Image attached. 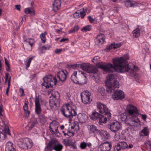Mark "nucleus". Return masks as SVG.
Listing matches in <instances>:
<instances>
[{
	"label": "nucleus",
	"instance_id": "obj_11",
	"mask_svg": "<svg viewBox=\"0 0 151 151\" xmlns=\"http://www.w3.org/2000/svg\"><path fill=\"white\" fill-rule=\"evenodd\" d=\"M121 126V123L120 122L113 121L110 122L109 127L112 131L116 132L120 129Z\"/></svg>",
	"mask_w": 151,
	"mask_h": 151
},
{
	"label": "nucleus",
	"instance_id": "obj_51",
	"mask_svg": "<svg viewBox=\"0 0 151 151\" xmlns=\"http://www.w3.org/2000/svg\"><path fill=\"white\" fill-rule=\"evenodd\" d=\"M145 144L147 146H149L151 148V142L149 140H147L145 142Z\"/></svg>",
	"mask_w": 151,
	"mask_h": 151
},
{
	"label": "nucleus",
	"instance_id": "obj_30",
	"mask_svg": "<svg viewBox=\"0 0 151 151\" xmlns=\"http://www.w3.org/2000/svg\"><path fill=\"white\" fill-rule=\"evenodd\" d=\"M9 74L8 73H6L5 74V82H7L8 80V87L6 88V95L7 96L9 95V92L10 88V82L11 79V77H10L9 78Z\"/></svg>",
	"mask_w": 151,
	"mask_h": 151
},
{
	"label": "nucleus",
	"instance_id": "obj_20",
	"mask_svg": "<svg viewBox=\"0 0 151 151\" xmlns=\"http://www.w3.org/2000/svg\"><path fill=\"white\" fill-rule=\"evenodd\" d=\"M124 97V92L120 90L116 91L113 95V98L115 100L122 99Z\"/></svg>",
	"mask_w": 151,
	"mask_h": 151
},
{
	"label": "nucleus",
	"instance_id": "obj_62",
	"mask_svg": "<svg viewBox=\"0 0 151 151\" xmlns=\"http://www.w3.org/2000/svg\"><path fill=\"white\" fill-rule=\"evenodd\" d=\"M23 108L24 111L27 110L28 109V105H24L23 106Z\"/></svg>",
	"mask_w": 151,
	"mask_h": 151
},
{
	"label": "nucleus",
	"instance_id": "obj_57",
	"mask_svg": "<svg viewBox=\"0 0 151 151\" xmlns=\"http://www.w3.org/2000/svg\"><path fill=\"white\" fill-rule=\"evenodd\" d=\"M139 77V75L136 73H133V77H134L135 79H136V78H138Z\"/></svg>",
	"mask_w": 151,
	"mask_h": 151
},
{
	"label": "nucleus",
	"instance_id": "obj_8",
	"mask_svg": "<svg viewBox=\"0 0 151 151\" xmlns=\"http://www.w3.org/2000/svg\"><path fill=\"white\" fill-rule=\"evenodd\" d=\"M33 144V143L31 139L27 138L20 139L18 143L19 147L25 150L31 148Z\"/></svg>",
	"mask_w": 151,
	"mask_h": 151
},
{
	"label": "nucleus",
	"instance_id": "obj_40",
	"mask_svg": "<svg viewBox=\"0 0 151 151\" xmlns=\"http://www.w3.org/2000/svg\"><path fill=\"white\" fill-rule=\"evenodd\" d=\"M133 35L135 38L139 37L140 35V30L139 28H137L135 30H134V32H133Z\"/></svg>",
	"mask_w": 151,
	"mask_h": 151
},
{
	"label": "nucleus",
	"instance_id": "obj_22",
	"mask_svg": "<svg viewBox=\"0 0 151 151\" xmlns=\"http://www.w3.org/2000/svg\"><path fill=\"white\" fill-rule=\"evenodd\" d=\"M35 113L38 115H39L41 112L42 109H41V106L40 103L39 98L37 97L35 98Z\"/></svg>",
	"mask_w": 151,
	"mask_h": 151
},
{
	"label": "nucleus",
	"instance_id": "obj_6",
	"mask_svg": "<svg viewBox=\"0 0 151 151\" xmlns=\"http://www.w3.org/2000/svg\"><path fill=\"white\" fill-rule=\"evenodd\" d=\"M70 66L74 69H78L80 67L82 70L86 71L88 73H96L98 72L97 69L95 66L88 63L75 64L71 65Z\"/></svg>",
	"mask_w": 151,
	"mask_h": 151
},
{
	"label": "nucleus",
	"instance_id": "obj_56",
	"mask_svg": "<svg viewBox=\"0 0 151 151\" xmlns=\"http://www.w3.org/2000/svg\"><path fill=\"white\" fill-rule=\"evenodd\" d=\"M142 119L144 120L147 118V115L146 114H141Z\"/></svg>",
	"mask_w": 151,
	"mask_h": 151
},
{
	"label": "nucleus",
	"instance_id": "obj_3",
	"mask_svg": "<svg viewBox=\"0 0 151 151\" xmlns=\"http://www.w3.org/2000/svg\"><path fill=\"white\" fill-rule=\"evenodd\" d=\"M60 111L62 114L66 118L71 119L77 115L75 107L71 102L62 106Z\"/></svg>",
	"mask_w": 151,
	"mask_h": 151
},
{
	"label": "nucleus",
	"instance_id": "obj_48",
	"mask_svg": "<svg viewBox=\"0 0 151 151\" xmlns=\"http://www.w3.org/2000/svg\"><path fill=\"white\" fill-rule=\"evenodd\" d=\"M37 121L36 119H35L32 122L30 128H33L35 125L37 124Z\"/></svg>",
	"mask_w": 151,
	"mask_h": 151
},
{
	"label": "nucleus",
	"instance_id": "obj_19",
	"mask_svg": "<svg viewBox=\"0 0 151 151\" xmlns=\"http://www.w3.org/2000/svg\"><path fill=\"white\" fill-rule=\"evenodd\" d=\"M88 128L89 134L92 136H95L99 132V130L97 128L96 126L93 124L88 125Z\"/></svg>",
	"mask_w": 151,
	"mask_h": 151
},
{
	"label": "nucleus",
	"instance_id": "obj_37",
	"mask_svg": "<svg viewBox=\"0 0 151 151\" xmlns=\"http://www.w3.org/2000/svg\"><path fill=\"white\" fill-rule=\"evenodd\" d=\"M63 143L66 146H73L74 148L76 147V146L74 145L73 144L72 142L70 140L68 139L64 140L63 141Z\"/></svg>",
	"mask_w": 151,
	"mask_h": 151
},
{
	"label": "nucleus",
	"instance_id": "obj_27",
	"mask_svg": "<svg viewBox=\"0 0 151 151\" xmlns=\"http://www.w3.org/2000/svg\"><path fill=\"white\" fill-rule=\"evenodd\" d=\"M61 1L60 0H55L52 3L53 10L55 12L57 11L60 8Z\"/></svg>",
	"mask_w": 151,
	"mask_h": 151
},
{
	"label": "nucleus",
	"instance_id": "obj_45",
	"mask_svg": "<svg viewBox=\"0 0 151 151\" xmlns=\"http://www.w3.org/2000/svg\"><path fill=\"white\" fill-rule=\"evenodd\" d=\"M124 3L125 6L127 7H131L132 6V4L130 0H128L125 1Z\"/></svg>",
	"mask_w": 151,
	"mask_h": 151
},
{
	"label": "nucleus",
	"instance_id": "obj_38",
	"mask_svg": "<svg viewBox=\"0 0 151 151\" xmlns=\"http://www.w3.org/2000/svg\"><path fill=\"white\" fill-rule=\"evenodd\" d=\"M50 45H46L43 46L41 48V51L42 53H45L46 50H49L50 48Z\"/></svg>",
	"mask_w": 151,
	"mask_h": 151
},
{
	"label": "nucleus",
	"instance_id": "obj_5",
	"mask_svg": "<svg viewBox=\"0 0 151 151\" xmlns=\"http://www.w3.org/2000/svg\"><path fill=\"white\" fill-rule=\"evenodd\" d=\"M115 76L112 74L107 76V81H106L105 83L107 87V91L108 92H111L116 88H119V83L115 80Z\"/></svg>",
	"mask_w": 151,
	"mask_h": 151
},
{
	"label": "nucleus",
	"instance_id": "obj_47",
	"mask_svg": "<svg viewBox=\"0 0 151 151\" xmlns=\"http://www.w3.org/2000/svg\"><path fill=\"white\" fill-rule=\"evenodd\" d=\"M87 145L86 143L83 142H81V144L80 147L82 149H84L86 148Z\"/></svg>",
	"mask_w": 151,
	"mask_h": 151
},
{
	"label": "nucleus",
	"instance_id": "obj_52",
	"mask_svg": "<svg viewBox=\"0 0 151 151\" xmlns=\"http://www.w3.org/2000/svg\"><path fill=\"white\" fill-rule=\"evenodd\" d=\"M24 111V114L25 116H26L27 117H28L29 114H30V111L27 110H25Z\"/></svg>",
	"mask_w": 151,
	"mask_h": 151
},
{
	"label": "nucleus",
	"instance_id": "obj_10",
	"mask_svg": "<svg viewBox=\"0 0 151 151\" xmlns=\"http://www.w3.org/2000/svg\"><path fill=\"white\" fill-rule=\"evenodd\" d=\"M91 93L88 91L82 92L81 94L82 102L84 104H89L92 101L91 99Z\"/></svg>",
	"mask_w": 151,
	"mask_h": 151
},
{
	"label": "nucleus",
	"instance_id": "obj_43",
	"mask_svg": "<svg viewBox=\"0 0 151 151\" xmlns=\"http://www.w3.org/2000/svg\"><path fill=\"white\" fill-rule=\"evenodd\" d=\"M35 57V56H33L32 57L29 58V59L28 58H27L25 63L27 68H28L29 67L32 60Z\"/></svg>",
	"mask_w": 151,
	"mask_h": 151
},
{
	"label": "nucleus",
	"instance_id": "obj_26",
	"mask_svg": "<svg viewBox=\"0 0 151 151\" xmlns=\"http://www.w3.org/2000/svg\"><path fill=\"white\" fill-rule=\"evenodd\" d=\"M99 132V134L101 137V139L103 140H106L110 137L109 134L106 131L102 130Z\"/></svg>",
	"mask_w": 151,
	"mask_h": 151
},
{
	"label": "nucleus",
	"instance_id": "obj_44",
	"mask_svg": "<svg viewBox=\"0 0 151 151\" xmlns=\"http://www.w3.org/2000/svg\"><path fill=\"white\" fill-rule=\"evenodd\" d=\"M92 61L96 64H99L100 63V58L98 56H95L93 58Z\"/></svg>",
	"mask_w": 151,
	"mask_h": 151
},
{
	"label": "nucleus",
	"instance_id": "obj_15",
	"mask_svg": "<svg viewBox=\"0 0 151 151\" xmlns=\"http://www.w3.org/2000/svg\"><path fill=\"white\" fill-rule=\"evenodd\" d=\"M111 147V143L105 142L101 144L99 147L98 151H110Z\"/></svg>",
	"mask_w": 151,
	"mask_h": 151
},
{
	"label": "nucleus",
	"instance_id": "obj_13",
	"mask_svg": "<svg viewBox=\"0 0 151 151\" xmlns=\"http://www.w3.org/2000/svg\"><path fill=\"white\" fill-rule=\"evenodd\" d=\"M111 116V114L110 113L100 114L98 121L100 124H102V123H106L107 121H109Z\"/></svg>",
	"mask_w": 151,
	"mask_h": 151
},
{
	"label": "nucleus",
	"instance_id": "obj_12",
	"mask_svg": "<svg viewBox=\"0 0 151 151\" xmlns=\"http://www.w3.org/2000/svg\"><path fill=\"white\" fill-rule=\"evenodd\" d=\"M97 109L101 114L110 113V111L106 105L99 102H97Z\"/></svg>",
	"mask_w": 151,
	"mask_h": 151
},
{
	"label": "nucleus",
	"instance_id": "obj_39",
	"mask_svg": "<svg viewBox=\"0 0 151 151\" xmlns=\"http://www.w3.org/2000/svg\"><path fill=\"white\" fill-rule=\"evenodd\" d=\"M92 29V26L91 25H88L83 27L81 29L82 32H87L90 31Z\"/></svg>",
	"mask_w": 151,
	"mask_h": 151
},
{
	"label": "nucleus",
	"instance_id": "obj_14",
	"mask_svg": "<svg viewBox=\"0 0 151 151\" xmlns=\"http://www.w3.org/2000/svg\"><path fill=\"white\" fill-rule=\"evenodd\" d=\"M78 81L77 83L83 85L87 83L86 74L82 71H78Z\"/></svg>",
	"mask_w": 151,
	"mask_h": 151
},
{
	"label": "nucleus",
	"instance_id": "obj_34",
	"mask_svg": "<svg viewBox=\"0 0 151 151\" xmlns=\"http://www.w3.org/2000/svg\"><path fill=\"white\" fill-rule=\"evenodd\" d=\"M139 115V113L137 107L133 105V117H137Z\"/></svg>",
	"mask_w": 151,
	"mask_h": 151
},
{
	"label": "nucleus",
	"instance_id": "obj_31",
	"mask_svg": "<svg viewBox=\"0 0 151 151\" xmlns=\"http://www.w3.org/2000/svg\"><path fill=\"white\" fill-rule=\"evenodd\" d=\"M149 134V129L147 127H145L139 132L141 136H148Z\"/></svg>",
	"mask_w": 151,
	"mask_h": 151
},
{
	"label": "nucleus",
	"instance_id": "obj_58",
	"mask_svg": "<svg viewBox=\"0 0 151 151\" xmlns=\"http://www.w3.org/2000/svg\"><path fill=\"white\" fill-rule=\"evenodd\" d=\"M68 40V38H63L60 41V42H64Z\"/></svg>",
	"mask_w": 151,
	"mask_h": 151
},
{
	"label": "nucleus",
	"instance_id": "obj_16",
	"mask_svg": "<svg viewBox=\"0 0 151 151\" xmlns=\"http://www.w3.org/2000/svg\"><path fill=\"white\" fill-rule=\"evenodd\" d=\"M86 8H83L80 10H78L75 12L73 14V17L75 18L81 17V19H83L86 15Z\"/></svg>",
	"mask_w": 151,
	"mask_h": 151
},
{
	"label": "nucleus",
	"instance_id": "obj_17",
	"mask_svg": "<svg viewBox=\"0 0 151 151\" xmlns=\"http://www.w3.org/2000/svg\"><path fill=\"white\" fill-rule=\"evenodd\" d=\"M4 130L2 132H0V142H2L4 140L6 137V134L9 135L11 134L9 129L7 125H5Z\"/></svg>",
	"mask_w": 151,
	"mask_h": 151
},
{
	"label": "nucleus",
	"instance_id": "obj_2",
	"mask_svg": "<svg viewBox=\"0 0 151 151\" xmlns=\"http://www.w3.org/2000/svg\"><path fill=\"white\" fill-rule=\"evenodd\" d=\"M126 111L128 113V115L126 113L121 115L119 117V120L123 122L124 123L128 125V127L125 130L122 131V133L128 134L132 133V104L128 105L126 108Z\"/></svg>",
	"mask_w": 151,
	"mask_h": 151
},
{
	"label": "nucleus",
	"instance_id": "obj_25",
	"mask_svg": "<svg viewBox=\"0 0 151 151\" xmlns=\"http://www.w3.org/2000/svg\"><path fill=\"white\" fill-rule=\"evenodd\" d=\"M141 122L138 118L134 119L133 117V127H134L135 130L139 129L140 126Z\"/></svg>",
	"mask_w": 151,
	"mask_h": 151
},
{
	"label": "nucleus",
	"instance_id": "obj_49",
	"mask_svg": "<svg viewBox=\"0 0 151 151\" xmlns=\"http://www.w3.org/2000/svg\"><path fill=\"white\" fill-rule=\"evenodd\" d=\"M66 98L68 100L70 101L71 100V95L69 93H67L65 95Z\"/></svg>",
	"mask_w": 151,
	"mask_h": 151
},
{
	"label": "nucleus",
	"instance_id": "obj_42",
	"mask_svg": "<svg viewBox=\"0 0 151 151\" xmlns=\"http://www.w3.org/2000/svg\"><path fill=\"white\" fill-rule=\"evenodd\" d=\"M47 32H45L43 33H42L40 35V37L42 42L43 43H45L46 42V35L47 34Z\"/></svg>",
	"mask_w": 151,
	"mask_h": 151
},
{
	"label": "nucleus",
	"instance_id": "obj_9",
	"mask_svg": "<svg viewBox=\"0 0 151 151\" xmlns=\"http://www.w3.org/2000/svg\"><path fill=\"white\" fill-rule=\"evenodd\" d=\"M52 95L53 97L52 100L50 101V105L51 107L56 106L57 104L60 102V95L59 93L56 91L52 92Z\"/></svg>",
	"mask_w": 151,
	"mask_h": 151
},
{
	"label": "nucleus",
	"instance_id": "obj_53",
	"mask_svg": "<svg viewBox=\"0 0 151 151\" xmlns=\"http://www.w3.org/2000/svg\"><path fill=\"white\" fill-rule=\"evenodd\" d=\"M62 50L61 49H56L55 50V52L56 54H59L62 51Z\"/></svg>",
	"mask_w": 151,
	"mask_h": 151
},
{
	"label": "nucleus",
	"instance_id": "obj_21",
	"mask_svg": "<svg viewBox=\"0 0 151 151\" xmlns=\"http://www.w3.org/2000/svg\"><path fill=\"white\" fill-rule=\"evenodd\" d=\"M68 72L66 70H63L57 73V77L59 81L63 82L66 79Z\"/></svg>",
	"mask_w": 151,
	"mask_h": 151
},
{
	"label": "nucleus",
	"instance_id": "obj_35",
	"mask_svg": "<svg viewBox=\"0 0 151 151\" xmlns=\"http://www.w3.org/2000/svg\"><path fill=\"white\" fill-rule=\"evenodd\" d=\"M63 132L64 133V135L68 136L69 137H72L75 134L74 132L72 129H69L67 132L65 131H63Z\"/></svg>",
	"mask_w": 151,
	"mask_h": 151
},
{
	"label": "nucleus",
	"instance_id": "obj_1",
	"mask_svg": "<svg viewBox=\"0 0 151 151\" xmlns=\"http://www.w3.org/2000/svg\"><path fill=\"white\" fill-rule=\"evenodd\" d=\"M129 58L128 54H126L122 57L113 59L114 65L110 63H100L99 64V67L108 73L113 72V70L119 73L128 72L130 69L127 60Z\"/></svg>",
	"mask_w": 151,
	"mask_h": 151
},
{
	"label": "nucleus",
	"instance_id": "obj_64",
	"mask_svg": "<svg viewBox=\"0 0 151 151\" xmlns=\"http://www.w3.org/2000/svg\"><path fill=\"white\" fill-rule=\"evenodd\" d=\"M15 7L16 8L19 10V11H20V5H15Z\"/></svg>",
	"mask_w": 151,
	"mask_h": 151
},
{
	"label": "nucleus",
	"instance_id": "obj_61",
	"mask_svg": "<svg viewBox=\"0 0 151 151\" xmlns=\"http://www.w3.org/2000/svg\"><path fill=\"white\" fill-rule=\"evenodd\" d=\"M74 29L75 31H77L79 29V27L78 25H76L74 27Z\"/></svg>",
	"mask_w": 151,
	"mask_h": 151
},
{
	"label": "nucleus",
	"instance_id": "obj_33",
	"mask_svg": "<svg viewBox=\"0 0 151 151\" xmlns=\"http://www.w3.org/2000/svg\"><path fill=\"white\" fill-rule=\"evenodd\" d=\"M77 74V72L74 71L71 76L70 79L73 82L77 83L78 81V77L77 78L76 76Z\"/></svg>",
	"mask_w": 151,
	"mask_h": 151
},
{
	"label": "nucleus",
	"instance_id": "obj_50",
	"mask_svg": "<svg viewBox=\"0 0 151 151\" xmlns=\"http://www.w3.org/2000/svg\"><path fill=\"white\" fill-rule=\"evenodd\" d=\"M3 106L2 104H0V116H3V114L2 113L3 111Z\"/></svg>",
	"mask_w": 151,
	"mask_h": 151
},
{
	"label": "nucleus",
	"instance_id": "obj_41",
	"mask_svg": "<svg viewBox=\"0 0 151 151\" xmlns=\"http://www.w3.org/2000/svg\"><path fill=\"white\" fill-rule=\"evenodd\" d=\"M98 91L101 96H104L105 93V91L104 88L102 86L99 87Z\"/></svg>",
	"mask_w": 151,
	"mask_h": 151
},
{
	"label": "nucleus",
	"instance_id": "obj_32",
	"mask_svg": "<svg viewBox=\"0 0 151 151\" xmlns=\"http://www.w3.org/2000/svg\"><path fill=\"white\" fill-rule=\"evenodd\" d=\"M100 114L96 111L93 112L92 114L90 115V116L92 120H96L98 119Z\"/></svg>",
	"mask_w": 151,
	"mask_h": 151
},
{
	"label": "nucleus",
	"instance_id": "obj_36",
	"mask_svg": "<svg viewBox=\"0 0 151 151\" xmlns=\"http://www.w3.org/2000/svg\"><path fill=\"white\" fill-rule=\"evenodd\" d=\"M33 40L32 39H29L28 41V44L27 46V48L28 50L30 51L32 50V46L33 45Z\"/></svg>",
	"mask_w": 151,
	"mask_h": 151
},
{
	"label": "nucleus",
	"instance_id": "obj_60",
	"mask_svg": "<svg viewBox=\"0 0 151 151\" xmlns=\"http://www.w3.org/2000/svg\"><path fill=\"white\" fill-rule=\"evenodd\" d=\"M76 31L74 29V28H72L69 31V33H74Z\"/></svg>",
	"mask_w": 151,
	"mask_h": 151
},
{
	"label": "nucleus",
	"instance_id": "obj_7",
	"mask_svg": "<svg viewBox=\"0 0 151 151\" xmlns=\"http://www.w3.org/2000/svg\"><path fill=\"white\" fill-rule=\"evenodd\" d=\"M43 80L44 82L42 85V86H45L46 88L52 87L53 86L55 85L56 83L57 82L56 78L51 74L44 77Z\"/></svg>",
	"mask_w": 151,
	"mask_h": 151
},
{
	"label": "nucleus",
	"instance_id": "obj_28",
	"mask_svg": "<svg viewBox=\"0 0 151 151\" xmlns=\"http://www.w3.org/2000/svg\"><path fill=\"white\" fill-rule=\"evenodd\" d=\"M13 144L11 142H8L6 144V151H16L14 147H13Z\"/></svg>",
	"mask_w": 151,
	"mask_h": 151
},
{
	"label": "nucleus",
	"instance_id": "obj_23",
	"mask_svg": "<svg viewBox=\"0 0 151 151\" xmlns=\"http://www.w3.org/2000/svg\"><path fill=\"white\" fill-rule=\"evenodd\" d=\"M105 37L104 35L102 33L99 34L96 37L95 42L99 45H101L105 42Z\"/></svg>",
	"mask_w": 151,
	"mask_h": 151
},
{
	"label": "nucleus",
	"instance_id": "obj_55",
	"mask_svg": "<svg viewBox=\"0 0 151 151\" xmlns=\"http://www.w3.org/2000/svg\"><path fill=\"white\" fill-rule=\"evenodd\" d=\"M139 70V68L135 65L134 66L133 68V71H137Z\"/></svg>",
	"mask_w": 151,
	"mask_h": 151
},
{
	"label": "nucleus",
	"instance_id": "obj_18",
	"mask_svg": "<svg viewBox=\"0 0 151 151\" xmlns=\"http://www.w3.org/2000/svg\"><path fill=\"white\" fill-rule=\"evenodd\" d=\"M128 148V145L125 142L121 141L118 143L114 147L115 151H120Z\"/></svg>",
	"mask_w": 151,
	"mask_h": 151
},
{
	"label": "nucleus",
	"instance_id": "obj_63",
	"mask_svg": "<svg viewBox=\"0 0 151 151\" xmlns=\"http://www.w3.org/2000/svg\"><path fill=\"white\" fill-rule=\"evenodd\" d=\"M49 130H50V132L52 134L54 133V130H53L54 128H51L50 126L49 127Z\"/></svg>",
	"mask_w": 151,
	"mask_h": 151
},
{
	"label": "nucleus",
	"instance_id": "obj_29",
	"mask_svg": "<svg viewBox=\"0 0 151 151\" xmlns=\"http://www.w3.org/2000/svg\"><path fill=\"white\" fill-rule=\"evenodd\" d=\"M121 45L120 43H111L106 47V49L107 50H109L117 48L120 47Z\"/></svg>",
	"mask_w": 151,
	"mask_h": 151
},
{
	"label": "nucleus",
	"instance_id": "obj_4",
	"mask_svg": "<svg viewBox=\"0 0 151 151\" xmlns=\"http://www.w3.org/2000/svg\"><path fill=\"white\" fill-rule=\"evenodd\" d=\"M63 148V146L55 138L50 140L46 144L45 148V151H52L53 150L55 151H61Z\"/></svg>",
	"mask_w": 151,
	"mask_h": 151
},
{
	"label": "nucleus",
	"instance_id": "obj_54",
	"mask_svg": "<svg viewBox=\"0 0 151 151\" xmlns=\"http://www.w3.org/2000/svg\"><path fill=\"white\" fill-rule=\"evenodd\" d=\"M19 91L21 93V96L22 97L24 96L25 95L24 90L23 89L21 88L19 89Z\"/></svg>",
	"mask_w": 151,
	"mask_h": 151
},
{
	"label": "nucleus",
	"instance_id": "obj_59",
	"mask_svg": "<svg viewBox=\"0 0 151 151\" xmlns=\"http://www.w3.org/2000/svg\"><path fill=\"white\" fill-rule=\"evenodd\" d=\"M5 64L6 66H9V65H10L9 64L8 61L7 59L5 58Z\"/></svg>",
	"mask_w": 151,
	"mask_h": 151
},
{
	"label": "nucleus",
	"instance_id": "obj_46",
	"mask_svg": "<svg viewBox=\"0 0 151 151\" xmlns=\"http://www.w3.org/2000/svg\"><path fill=\"white\" fill-rule=\"evenodd\" d=\"M33 12V10H31L29 8H25L24 9V12L27 14L31 13Z\"/></svg>",
	"mask_w": 151,
	"mask_h": 151
},
{
	"label": "nucleus",
	"instance_id": "obj_24",
	"mask_svg": "<svg viewBox=\"0 0 151 151\" xmlns=\"http://www.w3.org/2000/svg\"><path fill=\"white\" fill-rule=\"evenodd\" d=\"M88 118V116L84 113H79L78 115V119L79 122L81 123L86 122Z\"/></svg>",
	"mask_w": 151,
	"mask_h": 151
}]
</instances>
